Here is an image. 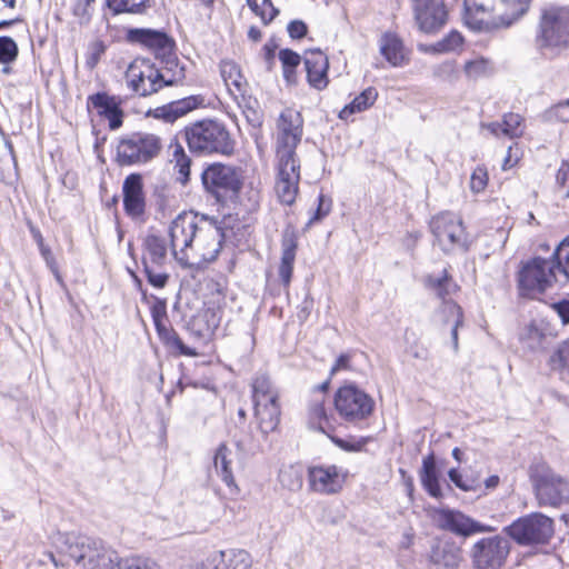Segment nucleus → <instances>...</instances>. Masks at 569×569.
Returning <instances> with one entry per match:
<instances>
[{
  "label": "nucleus",
  "mask_w": 569,
  "mask_h": 569,
  "mask_svg": "<svg viewBox=\"0 0 569 569\" xmlns=\"http://www.w3.org/2000/svg\"><path fill=\"white\" fill-rule=\"evenodd\" d=\"M169 237L172 256L187 268L214 261L222 248L224 233L214 218L183 211L171 221Z\"/></svg>",
  "instance_id": "f257e3e1"
},
{
  "label": "nucleus",
  "mask_w": 569,
  "mask_h": 569,
  "mask_svg": "<svg viewBox=\"0 0 569 569\" xmlns=\"http://www.w3.org/2000/svg\"><path fill=\"white\" fill-rule=\"evenodd\" d=\"M184 139L192 153L200 156H230L234 151V140L226 126L217 120L206 119L184 128Z\"/></svg>",
  "instance_id": "f03ea898"
},
{
  "label": "nucleus",
  "mask_w": 569,
  "mask_h": 569,
  "mask_svg": "<svg viewBox=\"0 0 569 569\" xmlns=\"http://www.w3.org/2000/svg\"><path fill=\"white\" fill-rule=\"evenodd\" d=\"M54 543L77 563L88 569H109L116 558V553L100 539L88 536L58 533Z\"/></svg>",
  "instance_id": "7ed1b4c3"
},
{
  "label": "nucleus",
  "mask_w": 569,
  "mask_h": 569,
  "mask_svg": "<svg viewBox=\"0 0 569 569\" xmlns=\"http://www.w3.org/2000/svg\"><path fill=\"white\" fill-rule=\"evenodd\" d=\"M531 0H499L492 8L498 21L487 20L488 9L475 0H465V20L466 23L475 30L488 29L493 27H509L513 21L523 16Z\"/></svg>",
  "instance_id": "20e7f679"
},
{
  "label": "nucleus",
  "mask_w": 569,
  "mask_h": 569,
  "mask_svg": "<svg viewBox=\"0 0 569 569\" xmlns=\"http://www.w3.org/2000/svg\"><path fill=\"white\" fill-rule=\"evenodd\" d=\"M537 46L540 50H548L553 54L569 49V16L567 8L549 7L542 10Z\"/></svg>",
  "instance_id": "39448f33"
},
{
  "label": "nucleus",
  "mask_w": 569,
  "mask_h": 569,
  "mask_svg": "<svg viewBox=\"0 0 569 569\" xmlns=\"http://www.w3.org/2000/svg\"><path fill=\"white\" fill-rule=\"evenodd\" d=\"M162 140L150 132H133L122 138L117 146L120 166H141L152 161L162 150Z\"/></svg>",
  "instance_id": "423d86ee"
},
{
  "label": "nucleus",
  "mask_w": 569,
  "mask_h": 569,
  "mask_svg": "<svg viewBox=\"0 0 569 569\" xmlns=\"http://www.w3.org/2000/svg\"><path fill=\"white\" fill-rule=\"evenodd\" d=\"M429 227L433 244L445 253L468 250L469 237L460 216L450 211L440 212L431 218Z\"/></svg>",
  "instance_id": "0eeeda50"
},
{
  "label": "nucleus",
  "mask_w": 569,
  "mask_h": 569,
  "mask_svg": "<svg viewBox=\"0 0 569 569\" xmlns=\"http://www.w3.org/2000/svg\"><path fill=\"white\" fill-rule=\"evenodd\" d=\"M303 136V118L295 109L287 108L279 114L274 132L276 159L300 160L297 147Z\"/></svg>",
  "instance_id": "6e6552de"
},
{
  "label": "nucleus",
  "mask_w": 569,
  "mask_h": 569,
  "mask_svg": "<svg viewBox=\"0 0 569 569\" xmlns=\"http://www.w3.org/2000/svg\"><path fill=\"white\" fill-rule=\"evenodd\" d=\"M335 408L342 420L356 425L372 415L375 400L362 389L350 383L337 390Z\"/></svg>",
  "instance_id": "1a4fd4ad"
},
{
  "label": "nucleus",
  "mask_w": 569,
  "mask_h": 569,
  "mask_svg": "<svg viewBox=\"0 0 569 569\" xmlns=\"http://www.w3.org/2000/svg\"><path fill=\"white\" fill-rule=\"evenodd\" d=\"M503 531L520 546L543 545L553 536V521L542 513H531L513 521Z\"/></svg>",
  "instance_id": "9d476101"
},
{
  "label": "nucleus",
  "mask_w": 569,
  "mask_h": 569,
  "mask_svg": "<svg viewBox=\"0 0 569 569\" xmlns=\"http://www.w3.org/2000/svg\"><path fill=\"white\" fill-rule=\"evenodd\" d=\"M557 274L555 261L533 258L519 271L518 283L521 296L535 298L543 293L558 280Z\"/></svg>",
  "instance_id": "9b49d317"
},
{
  "label": "nucleus",
  "mask_w": 569,
  "mask_h": 569,
  "mask_svg": "<svg viewBox=\"0 0 569 569\" xmlns=\"http://www.w3.org/2000/svg\"><path fill=\"white\" fill-rule=\"evenodd\" d=\"M531 480L540 507L557 508L569 503V478H562L551 470L536 469Z\"/></svg>",
  "instance_id": "f8f14e48"
},
{
  "label": "nucleus",
  "mask_w": 569,
  "mask_h": 569,
  "mask_svg": "<svg viewBox=\"0 0 569 569\" xmlns=\"http://www.w3.org/2000/svg\"><path fill=\"white\" fill-rule=\"evenodd\" d=\"M201 180L206 191L211 193L217 201L234 197L242 186L238 170L221 163H213L206 168Z\"/></svg>",
  "instance_id": "ddd939ff"
},
{
  "label": "nucleus",
  "mask_w": 569,
  "mask_h": 569,
  "mask_svg": "<svg viewBox=\"0 0 569 569\" xmlns=\"http://www.w3.org/2000/svg\"><path fill=\"white\" fill-rule=\"evenodd\" d=\"M124 79L128 89L142 98L150 97L163 88L158 67L146 58H136L128 66Z\"/></svg>",
  "instance_id": "4468645a"
},
{
  "label": "nucleus",
  "mask_w": 569,
  "mask_h": 569,
  "mask_svg": "<svg viewBox=\"0 0 569 569\" xmlns=\"http://www.w3.org/2000/svg\"><path fill=\"white\" fill-rule=\"evenodd\" d=\"M508 538L496 535L478 540L471 548L470 557L476 569H500L510 553Z\"/></svg>",
  "instance_id": "2eb2a0df"
},
{
  "label": "nucleus",
  "mask_w": 569,
  "mask_h": 569,
  "mask_svg": "<svg viewBox=\"0 0 569 569\" xmlns=\"http://www.w3.org/2000/svg\"><path fill=\"white\" fill-rule=\"evenodd\" d=\"M431 518L438 528L463 537L492 530L491 527L482 525L460 511L448 508H433Z\"/></svg>",
  "instance_id": "dca6fc26"
},
{
  "label": "nucleus",
  "mask_w": 569,
  "mask_h": 569,
  "mask_svg": "<svg viewBox=\"0 0 569 569\" xmlns=\"http://www.w3.org/2000/svg\"><path fill=\"white\" fill-rule=\"evenodd\" d=\"M274 192L278 200L291 206L297 198L300 181V160L276 159Z\"/></svg>",
  "instance_id": "f3484780"
},
{
  "label": "nucleus",
  "mask_w": 569,
  "mask_h": 569,
  "mask_svg": "<svg viewBox=\"0 0 569 569\" xmlns=\"http://www.w3.org/2000/svg\"><path fill=\"white\" fill-rule=\"evenodd\" d=\"M412 11L418 28L425 33H436L448 20L443 0H412Z\"/></svg>",
  "instance_id": "a211bd4d"
},
{
  "label": "nucleus",
  "mask_w": 569,
  "mask_h": 569,
  "mask_svg": "<svg viewBox=\"0 0 569 569\" xmlns=\"http://www.w3.org/2000/svg\"><path fill=\"white\" fill-rule=\"evenodd\" d=\"M126 38L128 42L146 48L157 57H164L174 49L173 39L161 30L132 28L127 31Z\"/></svg>",
  "instance_id": "6ab92c4d"
},
{
  "label": "nucleus",
  "mask_w": 569,
  "mask_h": 569,
  "mask_svg": "<svg viewBox=\"0 0 569 569\" xmlns=\"http://www.w3.org/2000/svg\"><path fill=\"white\" fill-rule=\"evenodd\" d=\"M310 489L322 495H335L342 489L345 477L335 465L312 466L308 469Z\"/></svg>",
  "instance_id": "aec40b11"
},
{
  "label": "nucleus",
  "mask_w": 569,
  "mask_h": 569,
  "mask_svg": "<svg viewBox=\"0 0 569 569\" xmlns=\"http://www.w3.org/2000/svg\"><path fill=\"white\" fill-rule=\"evenodd\" d=\"M123 209L127 216L132 219H140L146 212V193L143 190L142 176L130 173L122 183Z\"/></svg>",
  "instance_id": "412c9836"
},
{
  "label": "nucleus",
  "mask_w": 569,
  "mask_h": 569,
  "mask_svg": "<svg viewBox=\"0 0 569 569\" xmlns=\"http://www.w3.org/2000/svg\"><path fill=\"white\" fill-rule=\"evenodd\" d=\"M98 110L99 116L109 121V128L117 130L122 126L123 111L117 97L109 96L107 92H98L89 96L88 107Z\"/></svg>",
  "instance_id": "4be33fe9"
},
{
  "label": "nucleus",
  "mask_w": 569,
  "mask_h": 569,
  "mask_svg": "<svg viewBox=\"0 0 569 569\" xmlns=\"http://www.w3.org/2000/svg\"><path fill=\"white\" fill-rule=\"evenodd\" d=\"M303 60L309 84L317 90H323L329 82L328 57L322 51L317 49L306 52Z\"/></svg>",
  "instance_id": "5701e85b"
},
{
  "label": "nucleus",
  "mask_w": 569,
  "mask_h": 569,
  "mask_svg": "<svg viewBox=\"0 0 569 569\" xmlns=\"http://www.w3.org/2000/svg\"><path fill=\"white\" fill-rule=\"evenodd\" d=\"M214 569H251L253 560L244 549H228L213 552L209 558Z\"/></svg>",
  "instance_id": "b1692460"
},
{
  "label": "nucleus",
  "mask_w": 569,
  "mask_h": 569,
  "mask_svg": "<svg viewBox=\"0 0 569 569\" xmlns=\"http://www.w3.org/2000/svg\"><path fill=\"white\" fill-rule=\"evenodd\" d=\"M430 561L443 569H458L463 561L462 549L453 541H443L432 547Z\"/></svg>",
  "instance_id": "393cba45"
},
{
  "label": "nucleus",
  "mask_w": 569,
  "mask_h": 569,
  "mask_svg": "<svg viewBox=\"0 0 569 569\" xmlns=\"http://www.w3.org/2000/svg\"><path fill=\"white\" fill-rule=\"evenodd\" d=\"M204 103L201 96H189L156 109L154 116L166 122H173Z\"/></svg>",
  "instance_id": "a878e982"
},
{
  "label": "nucleus",
  "mask_w": 569,
  "mask_h": 569,
  "mask_svg": "<svg viewBox=\"0 0 569 569\" xmlns=\"http://www.w3.org/2000/svg\"><path fill=\"white\" fill-rule=\"evenodd\" d=\"M220 74L229 91V93L238 100L244 98L247 92L248 82L239 66L232 60H222L220 62Z\"/></svg>",
  "instance_id": "bb28decb"
},
{
  "label": "nucleus",
  "mask_w": 569,
  "mask_h": 569,
  "mask_svg": "<svg viewBox=\"0 0 569 569\" xmlns=\"http://www.w3.org/2000/svg\"><path fill=\"white\" fill-rule=\"evenodd\" d=\"M482 128L495 137L505 136L510 139L520 138L525 131L523 118L512 112L505 114L501 122L483 123Z\"/></svg>",
  "instance_id": "cd10ccee"
},
{
  "label": "nucleus",
  "mask_w": 569,
  "mask_h": 569,
  "mask_svg": "<svg viewBox=\"0 0 569 569\" xmlns=\"http://www.w3.org/2000/svg\"><path fill=\"white\" fill-rule=\"evenodd\" d=\"M380 52L392 67H401L408 62V52L395 33L388 32L381 37Z\"/></svg>",
  "instance_id": "c85d7f7f"
},
{
  "label": "nucleus",
  "mask_w": 569,
  "mask_h": 569,
  "mask_svg": "<svg viewBox=\"0 0 569 569\" xmlns=\"http://www.w3.org/2000/svg\"><path fill=\"white\" fill-rule=\"evenodd\" d=\"M254 418L263 436L277 429L280 422V403H253Z\"/></svg>",
  "instance_id": "c756f323"
},
{
  "label": "nucleus",
  "mask_w": 569,
  "mask_h": 569,
  "mask_svg": "<svg viewBox=\"0 0 569 569\" xmlns=\"http://www.w3.org/2000/svg\"><path fill=\"white\" fill-rule=\"evenodd\" d=\"M253 403H280L279 390L264 373L257 375L251 383Z\"/></svg>",
  "instance_id": "7c9ffc66"
},
{
  "label": "nucleus",
  "mask_w": 569,
  "mask_h": 569,
  "mask_svg": "<svg viewBox=\"0 0 569 569\" xmlns=\"http://www.w3.org/2000/svg\"><path fill=\"white\" fill-rule=\"evenodd\" d=\"M326 397L322 392H318L317 397H313L308 411V426L312 430H317L323 433H328L331 429V423L325 408Z\"/></svg>",
  "instance_id": "2f4dec72"
},
{
  "label": "nucleus",
  "mask_w": 569,
  "mask_h": 569,
  "mask_svg": "<svg viewBox=\"0 0 569 569\" xmlns=\"http://www.w3.org/2000/svg\"><path fill=\"white\" fill-rule=\"evenodd\" d=\"M442 315V322L450 327L451 342L455 351L459 349L458 330L463 326V312L459 305L452 301L442 302L440 310Z\"/></svg>",
  "instance_id": "473e14b6"
},
{
  "label": "nucleus",
  "mask_w": 569,
  "mask_h": 569,
  "mask_svg": "<svg viewBox=\"0 0 569 569\" xmlns=\"http://www.w3.org/2000/svg\"><path fill=\"white\" fill-rule=\"evenodd\" d=\"M297 241L293 234H286L282 240V256L279 266V277L284 286L291 281L296 259Z\"/></svg>",
  "instance_id": "72a5a7b5"
},
{
  "label": "nucleus",
  "mask_w": 569,
  "mask_h": 569,
  "mask_svg": "<svg viewBox=\"0 0 569 569\" xmlns=\"http://www.w3.org/2000/svg\"><path fill=\"white\" fill-rule=\"evenodd\" d=\"M161 58L164 64L158 67V71H160L162 87L173 86L182 81L186 77L184 67L179 63L173 51Z\"/></svg>",
  "instance_id": "f704fd0d"
},
{
  "label": "nucleus",
  "mask_w": 569,
  "mask_h": 569,
  "mask_svg": "<svg viewBox=\"0 0 569 569\" xmlns=\"http://www.w3.org/2000/svg\"><path fill=\"white\" fill-rule=\"evenodd\" d=\"M426 286L428 289L435 292V295L445 301H452L449 297L455 295L459 287L447 273L445 269L441 276L429 274L426 278Z\"/></svg>",
  "instance_id": "c9c22d12"
},
{
  "label": "nucleus",
  "mask_w": 569,
  "mask_h": 569,
  "mask_svg": "<svg viewBox=\"0 0 569 569\" xmlns=\"http://www.w3.org/2000/svg\"><path fill=\"white\" fill-rule=\"evenodd\" d=\"M221 316L218 309L208 308L191 320L192 329L201 337H209L220 326Z\"/></svg>",
  "instance_id": "e433bc0d"
},
{
  "label": "nucleus",
  "mask_w": 569,
  "mask_h": 569,
  "mask_svg": "<svg viewBox=\"0 0 569 569\" xmlns=\"http://www.w3.org/2000/svg\"><path fill=\"white\" fill-rule=\"evenodd\" d=\"M232 450L224 443L220 445L213 457V466L217 475L228 486H234V478L232 473Z\"/></svg>",
  "instance_id": "4c0bfd02"
},
{
  "label": "nucleus",
  "mask_w": 569,
  "mask_h": 569,
  "mask_svg": "<svg viewBox=\"0 0 569 569\" xmlns=\"http://www.w3.org/2000/svg\"><path fill=\"white\" fill-rule=\"evenodd\" d=\"M143 258H147L148 264L156 267L163 266L167 258V243L164 238L157 234H149L143 241Z\"/></svg>",
  "instance_id": "58836bf2"
},
{
  "label": "nucleus",
  "mask_w": 569,
  "mask_h": 569,
  "mask_svg": "<svg viewBox=\"0 0 569 569\" xmlns=\"http://www.w3.org/2000/svg\"><path fill=\"white\" fill-rule=\"evenodd\" d=\"M378 99V91L373 87L366 88L349 104L345 106L339 113L340 119H348L351 114L369 109Z\"/></svg>",
  "instance_id": "ea45409f"
},
{
  "label": "nucleus",
  "mask_w": 569,
  "mask_h": 569,
  "mask_svg": "<svg viewBox=\"0 0 569 569\" xmlns=\"http://www.w3.org/2000/svg\"><path fill=\"white\" fill-rule=\"evenodd\" d=\"M153 0H106V6L114 16L121 13L143 14L151 8Z\"/></svg>",
  "instance_id": "a19ab883"
},
{
  "label": "nucleus",
  "mask_w": 569,
  "mask_h": 569,
  "mask_svg": "<svg viewBox=\"0 0 569 569\" xmlns=\"http://www.w3.org/2000/svg\"><path fill=\"white\" fill-rule=\"evenodd\" d=\"M546 333L537 325L530 323L520 333V342L530 351H539L545 348Z\"/></svg>",
  "instance_id": "79ce46f5"
},
{
  "label": "nucleus",
  "mask_w": 569,
  "mask_h": 569,
  "mask_svg": "<svg viewBox=\"0 0 569 569\" xmlns=\"http://www.w3.org/2000/svg\"><path fill=\"white\" fill-rule=\"evenodd\" d=\"M169 148L172 156L171 162L174 163V168L180 174V182L184 184L189 180L191 159L188 157L183 147L178 141L172 142Z\"/></svg>",
  "instance_id": "37998d69"
},
{
  "label": "nucleus",
  "mask_w": 569,
  "mask_h": 569,
  "mask_svg": "<svg viewBox=\"0 0 569 569\" xmlns=\"http://www.w3.org/2000/svg\"><path fill=\"white\" fill-rule=\"evenodd\" d=\"M278 479L283 488L298 491L303 485L302 468L293 465L284 466L280 469Z\"/></svg>",
  "instance_id": "c03bdc74"
},
{
  "label": "nucleus",
  "mask_w": 569,
  "mask_h": 569,
  "mask_svg": "<svg viewBox=\"0 0 569 569\" xmlns=\"http://www.w3.org/2000/svg\"><path fill=\"white\" fill-rule=\"evenodd\" d=\"M167 322H168V320L154 322V327H156L159 338L166 345L178 348L182 355L194 356L196 352H193L192 350H190L188 347H186L182 343V341L180 340V338L178 337L176 331L170 326H168Z\"/></svg>",
  "instance_id": "a18cd8bd"
},
{
  "label": "nucleus",
  "mask_w": 569,
  "mask_h": 569,
  "mask_svg": "<svg viewBox=\"0 0 569 569\" xmlns=\"http://www.w3.org/2000/svg\"><path fill=\"white\" fill-rule=\"evenodd\" d=\"M109 569H160V567L150 558H118L116 556Z\"/></svg>",
  "instance_id": "49530a36"
},
{
  "label": "nucleus",
  "mask_w": 569,
  "mask_h": 569,
  "mask_svg": "<svg viewBox=\"0 0 569 569\" xmlns=\"http://www.w3.org/2000/svg\"><path fill=\"white\" fill-rule=\"evenodd\" d=\"M549 366L553 371L569 372V338L555 348L549 358Z\"/></svg>",
  "instance_id": "de8ad7c7"
},
{
  "label": "nucleus",
  "mask_w": 569,
  "mask_h": 569,
  "mask_svg": "<svg viewBox=\"0 0 569 569\" xmlns=\"http://www.w3.org/2000/svg\"><path fill=\"white\" fill-rule=\"evenodd\" d=\"M463 71L469 79L486 77L492 71L491 62L482 57H477L465 63Z\"/></svg>",
  "instance_id": "09e8293b"
},
{
  "label": "nucleus",
  "mask_w": 569,
  "mask_h": 569,
  "mask_svg": "<svg viewBox=\"0 0 569 569\" xmlns=\"http://www.w3.org/2000/svg\"><path fill=\"white\" fill-rule=\"evenodd\" d=\"M247 3L264 24L270 23L279 14L271 0H247Z\"/></svg>",
  "instance_id": "8fccbe9b"
},
{
  "label": "nucleus",
  "mask_w": 569,
  "mask_h": 569,
  "mask_svg": "<svg viewBox=\"0 0 569 569\" xmlns=\"http://www.w3.org/2000/svg\"><path fill=\"white\" fill-rule=\"evenodd\" d=\"M553 257L556 258L557 272L569 280V234L557 246Z\"/></svg>",
  "instance_id": "3c124183"
},
{
  "label": "nucleus",
  "mask_w": 569,
  "mask_h": 569,
  "mask_svg": "<svg viewBox=\"0 0 569 569\" xmlns=\"http://www.w3.org/2000/svg\"><path fill=\"white\" fill-rule=\"evenodd\" d=\"M18 46L10 37H0V62L11 63L18 57Z\"/></svg>",
  "instance_id": "603ef678"
},
{
  "label": "nucleus",
  "mask_w": 569,
  "mask_h": 569,
  "mask_svg": "<svg viewBox=\"0 0 569 569\" xmlns=\"http://www.w3.org/2000/svg\"><path fill=\"white\" fill-rule=\"evenodd\" d=\"M107 46L102 40H94L89 43L87 51L86 66L92 70L99 63L101 57L104 54Z\"/></svg>",
  "instance_id": "864d4df0"
},
{
  "label": "nucleus",
  "mask_w": 569,
  "mask_h": 569,
  "mask_svg": "<svg viewBox=\"0 0 569 569\" xmlns=\"http://www.w3.org/2000/svg\"><path fill=\"white\" fill-rule=\"evenodd\" d=\"M144 273L147 276L148 282L158 289L163 288L169 279V274L166 272H159L156 270V266L148 264L147 258H143L142 260Z\"/></svg>",
  "instance_id": "5fc2aeb1"
},
{
  "label": "nucleus",
  "mask_w": 569,
  "mask_h": 569,
  "mask_svg": "<svg viewBox=\"0 0 569 569\" xmlns=\"http://www.w3.org/2000/svg\"><path fill=\"white\" fill-rule=\"evenodd\" d=\"M38 244H39V250H40V253H41V257L43 258V260L46 261V264L47 267L50 269V271L53 273L56 280L59 282V283H62V277L59 272V269H58V264H57V261H56V258L53 256V253L51 252L50 248H48L47 246H44L43 243V239L41 236H39V239H38Z\"/></svg>",
  "instance_id": "6e6d98bb"
},
{
  "label": "nucleus",
  "mask_w": 569,
  "mask_h": 569,
  "mask_svg": "<svg viewBox=\"0 0 569 569\" xmlns=\"http://www.w3.org/2000/svg\"><path fill=\"white\" fill-rule=\"evenodd\" d=\"M488 183V171L485 167L478 166L470 178V189L479 193L485 190Z\"/></svg>",
  "instance_id": "4d7b16f0"
},
{
  "label": "nucleus",
  "mask_w": 569,
  "mask_h": 569,
  "mask_svg": "<svg viewBox=\"0 0 569 569\" xmlns=\"http://www.w3.org/2000/svg\"><path fill=\"white\" fill-rule=\"evenodd\" d=\"M462 36L459 32L452 31L439 41L435 49L439 52L452 51L462 44Z\"/></svg>",
  "instance_id": "13d9d810"
},
{
  "label": "nucleus",
  "mask_w": 569,
  "mask_h": 569,
  "mask_svg": "<svg viewBox=\"0 0 569 569\" xmlns=\"http://www.w3.org/2000/svg\"><path fill=\"white\" fill-rule=\"evenodd\" d=\"M549 119H555L561 122H569V99L552 106L547 111Z\"/></svg>",
  "instance_id": "bf43d9fd"
},
{
  "label": "nucleus",
  "mask_w": 569,
  "mask_h": 569,
  "mask_svg": "<svg viewBox=\"0 0 569 569\" xmlns=\"http://www.w3.org/2000/svg\"><path fill=\"white\" fill-rule=\"evenodd\" d=\"M331 439L339 448H341L346 451H353V452L361 451L363 449V447L366 446V443L368 442L367 438H360L357 440H346V439L332 437Z\"/></svg>",
  "instance_id": "052dcab7"
},
{
  "label": "nucleus",
  "mask_w": 569,
  "mask_h": 569,
  "mask_svg": "<svg viewBox=\"0 0 569 569\" xmlns=\"http://www.w3.org/2000/svg\"><path fill=\"white\" fill-rule=\"evenodd\" d=\"M279 59L282 63V69H296L301 61L300 56L290 49H281L279 51Z\"/></svg>",
  "instance_id": "680f3d73"
},
{
  "label": "nucleus",
  "mask_w": 569,
  "mask_h": 569,
  "mask_svg": "<svg viewBox=\"0 0 569 569\" xmlns=\"http://www.w3.org/2000/svg\"><path fill=\"white\" fill-rule=\"evenodd\" d=\"M556 182L560 190L563 191V197H569V162H563L558 169Z\"/></svg>",
  "instance_id": "e2e57ef3"
},
{
  "label": "nucleus",
  "mask_w": 569,
  "mask_h": 569,
  "mask_svg": "<svg viewBox=\"0 0 569 569\" xmlns=\"http://www.w3.org/2000/svg\"><path fill=\"white\" fill-rule=\"evenodd\" d=\"M331 210V200L327 199L322 193L318 197V208L310 219L309 223H313L320 221L325 218Z\"/></svg>",
  "instance_id": "0e129e2a"
},
{
  "label": "nucleus",
  "mask_w": 569,
  "mask_h": 569,
  "mask_svg": "<svg viewBox=\"0 0 569 569\" xmlns=\"http://www.w3.org/2000/svg\"><path fill=\"white\" fill-rule=\"evenodd\" d=\"M288 33L292 39H301L307 34V24L301 20H293L288 24Z\"/></svg>",
  "instance_id": "69168bd1"
},
{
  "label": "nucleus",
  "mask_w": 569,
  "mask_h": 569,
  "mask_svg": "<svg viewBox=\"0 0 569 569\" xmlns=\"http://www.w3.org/2000/svg\"><path fill=\"white\" fill-rule=\"evenodd\" d=\"M151 317L154 322L167 321V306L166 301L157 299L151 307Z\"/></svg>",
  "instance_id": "338daca9"
},
{
  "label": "nucleus",
  "mask_w": 569,
  "mask_h": 569,
  "mask_svg": "<svg viewBox=\"0 0 569 569\" xmlns=\"http://www.w3.org/2000/svg\"><path fill=\"white\" fill-rule=\"evenodd\" d=\"M552 309L557 312L563 325H569V299L553 303Z\"/></svg>",
  "instance_id": "774afa93"
}]
</instances>
